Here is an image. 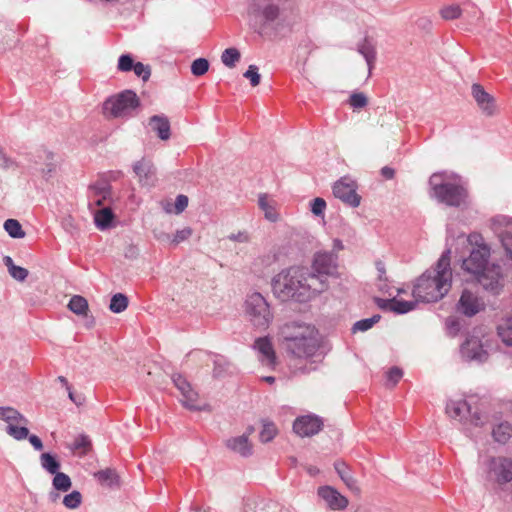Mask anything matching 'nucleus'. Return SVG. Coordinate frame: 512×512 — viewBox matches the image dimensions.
<instances>
[{
	"label": "nucleus",
	"instance_id": "38",
	"mask_svg": "<svg viewBox=\"0 0 512 512\" xmlns=\"http://www.w3.org/2000/svg\"><path fill=\"white\" fill-rule=\"evenodd\" d=\"M128 307V298L122 293L112 296L109 308L114 313H121Z\"/></svg>",
	"mask_w": 512,
	"mask_h": 512
},
{
	"label": "nucleus",
	"instance_id": "58",
	"mask_svg": "<svg viewBox=\"0 0 512 512\" xmlns=\"http://www.w3.org/2000/svg\"><path fill=\"white\" fill-rule=\"evenodd\" d=\"M376 303L383 310H392V299L376 298Z\"/></svg>",
	"mask_w": 512,
	"mask_h": 512
},
{
	"label": "nucleus",
	"instance_id": "17",
	"mask_svg": "<svg viewBox=\"0 0 512 512\" xmlns=\"http://www.w3.org/2000/svg\"><path fill=\"white\" fill-rule=\"evenodd\" d=\"M323 427V421L316 415L297 417L293 423L294 432L301 437H310L317 434Z\"/></svg>",
	"mask_w": 512,
	"mask_h": 512
},
{
	"label": "nucleus",
	"instance_id": "59",
	"mask_svg": "<svg viewBox=\"0 0 512 512\" xmlns=\"http://www.w3.org/2000/svg\"><path fill=\"white\" fill-rule=\"evenodd\" d=\"M29 442L31 443V445L34 447L35 450H42L43 449V443L41 441V439L36 436V435H30L29 436Z\"/></svg>",
	"mask_w": 512,
	"mask_h": 512
},
{
	"label": "nucleus",
	"instance_id": "5",
	"mask_svg": "<svg viewBox=\"0 0 512 512\" xmlns=\"http://www.w3.org/2000/svg\"><path fill=\"white\" fill-rule=\"evenodd\" d=\"M292 8L291 0H249L248 13L261 27H267L283 20Z\"/></svg>",
	"mask_w": 512,
	"mask_h": 512
},
{
	"label": "nucleus",
	"instance_id": "28",
	"mask_svg": "<svg viewBox=\"0 0 512 512\" xmlns=\"http://www.w3.org/2000/svg\"><path fill=\"white\" fill-rule=\"evenodd\" d=\"M497 334L507 346H512V317L500 320L497 326Z\"/></svg>",
	"mask_w": 512,
	"mask_h": 512
},
{
	"label": "nucleus",
	"instance_id": "25",
	"mask_svg": "<svg viewBox=\"0 0 512 512\" xmlns=\"http://www.w3.org/2000/svg\"><path fill=\"white\" fill-rule=\"evenodd\" d=\"M358 52L365 58L369 72H371L376 60V47L373 39L366 37L358 44Z\"/></svg>",
	"mask_w": 512,
	"mask_h": 512
},
{
	"label": "nucleus",
	"instance_id": "29",
	"mask_svg": "<svg viewBox=\"0 0 512 512\" xmlns=\"http://www.w3.org/2000/svg\"><path fill=\"white\" fill-rule=\"evenodd\" d=\"M68 308L79 316H87L89 311L88 301L80 295H74L71 297L68 303Z\"/></svg>",
	"mask_w": 512,
	"mask_h": 512
},
{
	"label": "nucleus",
	"instance_id": "56",
	"mask_svg": "<svg viewBox=\"0 0 512 512\" xmlns=\"http://www.w3.org/2000/svg\"><path fill=\"white\" fill-rule=\"evenodd\" d=\"M228 366H229V363L226 362L225 360H214V370H213L214 376L220 377Z\"/></svg>",
	"mask_w": 512,
	"mask_h": 512
},
{
	"label": "nucleus",
	"instance_id": "24",
	"mask_svg": "<svg viewBox=\"0 0 512 512\" xmlns=\"http://www.w3.org/2000/svg\"><path fill=\"white\" fill-rule=\"evenodd\" d=\"M334 468L349 490L356 493L360 492L356 479L353 477L350 468L344 462H335Z\"/></svg>",
	"mask_w": 512,
	"mask_h": 512
},
{
	"label": "nucleus",
	"instance_id": "52",
	"mask_svg": "<svg viewBox=\"0 0 512 512\" xmlns=\"http://www.w3.org/2000/svg\"><path fill=\"white\" fill-rule=\"evenodd\" d=\"M192 235V229L189 227H186L181 230H177L173 238L171 239V242L175 245H178L179 243L187 240Z\"/></svg>",
	"mask_w": 512,
	"mask_h": 512
},
{
	"label": "nucleus",
	"instance_id": "4",
	"mask_svg": "<svg viewBox=\"0 0 512 512\" xmlns=\"http://www.w3.org/2000/svg\"><path fill=\"white\" fill-rule=\"evenodd\" d=\"M279 341L285 350L297 358H311L320 349L318 330L303 322H288L279 329Z\"/></svg>",
	"mask_w": 512,
	"mask_h": 512
},
{
	"label": "nucleus",
	"instance_id": "60",
	"mask_svg": "<svg viewBox=\"0 0 512 512\" xmlns=\"http://www.w3.org/2000/svg\"><path fill=\"white\" fill-rule=\"evenodd\" d=\"M375 266L379 273V279L384 280L386 274L385 264L382 261L378 260L376 261Z\"/></svg>",
	"mask_w": 512,
	"mask_h": 512
},
{
	"label": "nucleus",
	"instance_id": "31",
	"mask_svg": "<svg viewBox=\"0 0 512 512\" xmlns=\"http://www.w3.org/2000/svg\"><path fill=\"white\" fill-rule=\"evenodd\" d=\"M493 438L496 442L505 444L512 436V426L507 423H500L492 431Z\"/></svg>",
	"mask_w": 512,
	"mask_h": 512
},
{
	"label": "nucleus",
	"instance_id": "35",
	"mask_svg": "<svg viewBox=\"0 0 512 512\" xmlns=\"http://www.w3.org/2000/svg\"><path fill=\"white\" fill-rule=\"evenodd\" d=\"M92 447L91 440L87 435H78L73 442L72 449L80 454V455H86Z\"/></svg>",
	"mask_w": 512,
	"mask_h": 512
},
{
	"label": "nucleus",
	"instance_id": "7",
	"mask_svg": "<svg viewBox=\"0 0 512 512\" xmlns=\"http://www.w3.org/2000/svg\"><path fill=\"white\" fill-rule=\"evenodd\" d=\"M245 315L252 326L259 330H266L273 321V313L269 303L258 292L247 296Z\"/></svg>",
	"mask_w": 512,
	"mask_h": 512
},
{
	"label": "nucleus",
	"instance_id": "10",
	"mask_svg": "<svg viewBox=\"0 0 512 512\" xmlns=\"http://www.w3.org/2000/svg\"><path fill=\"white\" fill-rule=\"evenodd\" d=\"M113 173L100 176L88 188L89 206L106 207L112 201L110 180Z\"/></svg>",
	"mask_w": 512,
	"mask_h": 512
},
{
	"label": "nucleus",
	"instance_id": "32",
	"mask_svg": "<svg viewBox=\"0 0 512 512\" xmlns=\"http://www.w3.org/2000/svg\"><path fill=\"white\" fill-rule=\"evenodd\" d=\"M241 53L235 47L225 49L221 54L222 63L228 68H234L240 61Z\"/></svg>",
	"mask_w": 512,
	"mask_h": 512
},
{
	"label": "nucleus",
	"instance_id": "37",
	"mask_svg": "<svg viewBox=\"0 0 512 512\" xmlns=\"http://www.w3.org/2000/svg\"><path fill=\"white\" fill-rule=\"evenodd\" d=\"M418 301H405L399 300L396 297L392 298V312L396 314H404L415 309Z\"/></svg>",
	"mask_w": 512,
	"mask_h": 512
},
{
	"label": "nucleus",
	"instance_id": "23",
	"mask_svg": "<svg viewBox=\"0 0 512 512\" xmlns=\"http://www.w3.org/2000/svg\"><path fill=\"white\" fill-rule=\"evenodd\" d=\"M149 125L161 140L170 138V122L167 117L154 115L150 118Z\"/></svg>",
	"mask_w": 512,
	"mask_h": 512
},
{
	"label": "nucleus",
	"instance_id": "39",
	"mask_svg": "<svg viewBox=\"0 0 512 512\" xmlns=\"http://www.w3.org/2000/svg\"><path fill=\"white\" fill-rule=\"evenodd\" d=\"M53 486L56 490L66 492L71 488V479L68 475L62 472L54 474Z\"/></svg>",
	"mask_w": 512,
	"mask_h": 512
},
{
	"label": "nucleus",
	"instance_id": "42",
	"mask_svg": "<svg viewBox=\"0 0 512 512\" xmlns=\"http://www.w3.org/2000/svg\"><path fill=\"white\" fill-rule=\"evenodd\" d=\"M348 103L354 109H362L367 106L368 98L363 92H354L350 95Z\"/></svg>",
	"mask_w": 512,
	"mask_h": 512
},
{
	"label": "nucleus",
	"instance_id": "64",
	"mask_svg": "<svg viewBox=\"0 0 512 512\" xmlns=\"http://www.w3.org/2000/svg\"><path fill=\"white\" fill-rule=\"evenodd\" d=\"M159 241H169L171 240V237L167 233H161L160 235L156 236Z\"/></svg>",
	"mask_w": 512,
	"mask_h": 512
},
{
	"label": "nucleus",
	"instance_id": "46",
	"mask_svg": "<svg viewBox=\"0 0 512 512\" xmlns=\"http://www.w3.org/2000/svg\"><path fill=\"white\" fill-rule=\"evenodd\" d=\"M82 501V495L78 491H73L70 494H67L63 498V504L65 507L69 509H75L77 508Z\"/></svg>",
	"mask_w": 512,
	"mask_h": 512
},
{
	"label": "nucleus",
	"instance_id": "36",
	"mask_svg": "<svg viewBox=\"0 0 512 512\" xmlns=\"http://www.w3.org/2000/svg\"><path fill=\"white\" fill-rule=\"evenodd\" d=\"M4 229L12 238L19 239L25 237V232L22 229L20 222L16 219H7L4 222Z\"/></svg>",
	"mask_w": 512,
	"mask_h": 512
},
{
	"label": "nucleus",
	"instance_id": "20",
	"mask_svg": "<svg viewBox=\"0 0 512 512\" xmlns=\"http://www.w3.org/2000/svg\"><path fill=\"white\" fill-rule=\"evenodd\" d=\"M133 171L142 186H154L157 178L152 161L142 158L133 165Z\"/></svg>",
	"mask_w": 512,
	"mask_h": 512
},
{
	"label": "nucleus",
	"instance_id": "19",
	"mask_svg": "<svg viewBox=\"0 0 512 512\" xmlns=\"http://www.w3.org/2000/svg\"><path fill=\"white\" fill-rule=\"evenodd\" d=\"M461 354L467 360H476L479 362L486 361L488 357V353L484 350L483 344L475 336L467 338L462 344Z\"/></svg>",
	"mask_w": 512,
	"mask_h": 512
},
{
	"label": "nucleus",
	"instance_id": "62",
	"mask_svg": "<svg viewBox=\"0 0 512 512\" xmlns=\"http://www.w3.org/2000/svg\"><path fill=\"white\" fill-rule=\"evenodd\" d=\"M3 261H4L5 266L8 268V271H11V268H12L13 266H16V265L13 263L12 258H11V257H9V256H5V257H4V259H3Z\"/></svg>",
	"mask_w": 512,
	"mask_h": 512
},
{
	"label": "nucleus",
	"instance_id": "48",
	"mask_svg": "<svg viewBox=\"0 0 512 512\" xmlns=\"http://www.w3.org/2000/svg\"><path fill=\"white\" fill-rule=\"evenodd\" d=\"M136 62H134L133 58L129 54H123L119 57L117 68L121 72H129L132 71Z\"/></svg>",
	"mask_w": 512,
	"mask_h": 512
},
{
	"label": "nucleus",
	"instance_id": "57",
	"mask_svg": "<svg viewBox=\"0 0 512 512\" xmlns=\"http://www.w3.org/2000/svg\"><path fill=\"white\" fill-rule=\"evenodd\" d=\"M228 239H230L231 241H236V242H241V243H247L250 241V236L247 232L245 231H240L236 234H230L228 236Z\"/></svg>",
	"mask_w": 512,
	"mask_h": 512
},
{
	"label": "nucleus",
	"instance_id": "44",
	"mask_svg": "<svg viewBox=\"0 0 512 512\" xmlns=\"http://www.w3.org/2000/svg\"><path fill=\"white\" fill-rule=\"evenodd\" d=\"M209 69V62L205 58H198L192 62L191 72L195 76L204 75Z\"/></svg>",
	"mask_w": 512,
	"mask_h": 512
},
{
	"label": "nucleus",
	"instance_id": "49",
	"mask_svg": "<svg viewBox=\"0 0 512 512\" xmlns=\"http://www.w3.org/2000/svg\"><path fill=\"white\" fill-rule=\"evenodd\" d=\"M243 76L250 80V83L253 87H256L260 84L261 76L258 73V67L256 65H250Z\"/></svg>",
	"mask_w": 512,
	"mask_h": 512
},
{
	"label": "nucleus",
	"instance_id": "21",
	"mask_svg": "<svg viewBox=\"0 0 512 512\" xmlns=\"http://www.w3.org/2000/svg\"><path fill=\"white\" fill-rule=\"evenodd\" d=\"M254 349L261 354L262 363L273 366L276 363V354L272 342L268 337H260L254 342Z\"/></svg>",
	"mask_w": 512,
	"mask_h": 512
},
{
	"label": "nucleus",
	"instance_id": "55",
	"mask_svg": "<svg viewBox=\"0 0 512 512\" xmlns=\"http://www.w3.org/2000/svg\"><path fill=\"white\" fill-rule=\"evenodd\" d=\"M188 206V197L186 195L180 194L176 197L175 200V213H182Z\"/></svg>",
	"mask_w": 512,
	"mask_h": 512
},
{
	"label": "nucleus",
	"instance_id": "22",
	"mask_svg": "<svg viewBox=\"0 0 512 512\" xmlns=\"http://www.w3.org/2000/svg\"><path fill=\"white\" fill-rule=\"evenodd\" d=\"M258 205L264 212L265 218L269 221L275 222L278 219L277 203L268 194H260Z\"/></svg>",
	"mask_w": 512,
	"mask_h": 512
},
{
	"label": "nucleus",
	"instance_id": "51",
	"mask_svg": "<svg viewBox=\"0 0 512 512\" xmlns=\"http://www.w3.org/2000/svg\"><path fill=\"white\" fill-rule=\"evenodd\" d=\"M446 329L451 336H456L460 331L461 324L460 321L456 317H448L446 319Z\"/></svg>",
	"mask_w": 512,
	"mask_h": 512
},
{
	"label": "nucleus",
	"instance_id": "34",
	"mask_svg": "<svg viewBox=\"0 0 512 512\" xmlns=\"http://www.w3.org/2000/svg\"><path fill=\"white\" fill-rule=\"evenodd\" d=\"M0 418L9 422V424L11 422H20L24 424L28 423V420L22 414L10 407L0 408Z\"/></svg>",
	"mask_w": 512,
	"mask_h": 512
},
{
	"label": "nucleus",
	"instance_id": "9",
	"mask_svg": "<svg viewBox=\"0 0 512 512\" xmlns=\"http://www.w3.org/2000/svg\"><path fill=\"white\" fill-rule=\"evenodd\" d=\"M446 413L452 419L463 423H471L475 426L484 424L483 415L478 412H472L470 405L465 400H449L446 404Z\"/></svg>",
	"mask_w": 512,
	"mask_h": 512
},
{
	"label": "nucleus",
	"instance_id": "8",
	"mask_svg": "<svg viewBox=\"0 0 512 512\" xmlns=\"http://www.w3.org/2000/svg\"><path fill=\"white\" fill-rule=\"evenodd\" d=\"M140 105L137 94L132 90H125L108 98L103 104V112L106 116L119 118L128 117Z\"/></svg>",
	"mask_w": 512,
	"mask_h": 512
},
{
	"label": "nucleus",
	"instance_id": "30",
	"mask_svg": "<svg viewBox=\"0 0 512 512\" xmlns=\"http://www.w3.org/2000/svg\"><path fill=\"white\" fill-rule=\"evenodd\" d=\"M95 478L102 484L109 487L119 485V477L114 469L107 468L95 473Z\"/></svg>",
	"mask_w": 512,
	"mask_h": 512
},
{
	"label": "nucleus",
	"instance_id": "6",
	"mask_svg": "<svg viewBox=\"0 0 512 512\" xmlns=\"http://www.w3.org/2000/svg\"><path fill=\"white\" fill-rule=\"evenodd\" d=\"M432 197L451 207L461 206L467 198V190L459 183L444 180L443 173H434L429 179Z\"/></svg>",
	"mask_w": 512,
	"mask_h": 512
},
{
	"label": "nucleus",
	"instance_id": "41",
	"mask_svg": "<svg viewBox=\"0 0 512 512\" xmlns=\"http://www.w3.org/2000/svg\"><path fill=\"white\" fill-rule=\"evenodd\" d=\"M380 318H381L380 315H374L371 318L362 319V320L357 321L352 327L353 333H355L357 331L364 332V331L369 330L380 320Z\"/></svg>",
	"mask_w": 512,
	"mask_h": 512
},
{
	"label": "nucleus",
	"instance_id": "47",
	"mask_svg": "<svg viewBox=\"0 0 512 512\" xmlns=\"http://www.w3.org/2000/svg\"><path fill=\"white\" fill-rule=\"evenodd\" d=\"M440 14H441L442 18L445 20H453V19H457L460 17L461 9L458 5H450V6L443 7L440 10Z\"/></svg>",
	"mask_w": 512,
	"mask_h": 512
},
{
	"label": "nucleus",
	"instance_id": "54",
	"mask_svg": "<svg viewBox=\"0 0 512 512\" xmlns=\"http://www.w3.org/2000/svg\"><path fill=\"white\" fill-rule=\"evenodd\" d=\"M9 274L18 281H24L27 278L29 272L27 269L16 265L11 268Z\"/></svg>",
	"mask_w": 512,
	"mask_h": 512
},
{
	"label": "nucleus",
	"instance_id": "18",
	"mask_svg": "<svg viewBox=\"0 0 512 512\" xmlns=\"http://www.w3.org/2000/svg\"><path fill=\"white\" fill-rule=\"evenodd\" d=\"M471 93L483 114L493 116L496 113L497 107L495 99L484 90L482 85L474 83L471 87Z\"/></svg>",
	"mask_w": 512,
	"mask_h": 512
},
{
	"label": "nucleus",
	"instance_id": "40",
	"mask_svg": "<svg viewBox=\"0 0 512 512\" xmlns=\"http://www.w3.org/2000/svg\"><path fill=\"white\" fill-rule=\"evenodd\" d=\"M276 434H277V428H276L275 424L272 422L264 421L262 430L259 435L261 442L267 443V442L271 441L272 439H274Z\"/></svg>",
	"mask_w": 512,
	"mask_h": 512
},
{
	"label": "nucleus",
	"instance_id": "26",
	"mask_svg": "<svg viewBox=\"0 0 512 512\" xmlns=\"http://www.w3.org/2000/svg\"><path fill=\"white\" fill-rule=\"evenodd\" d=\"M227 446L242 456H249L252 453V446L248 441V437L245 435L229 439Z\"/></svg>",
	"mask_w": 512,
	"mask_h": 512
},
{
	"label": "nucleus",
	"instance_id": "53",
	"mask_svg": "<svg viewBox=\"0 0 512 512\" xmlns=\"http://www.w3.org/2000/svg\"><path fill=\"white\" fill-rule=\"evenodd\" d=\"M326 208V202L323 198L317 197L311 202V211L316 216H321Z\"/></svg>",
	"mask_w": 512,
	"mask_h": 512
},
{
	"label": "nucleus",
	"instance_id": "27",
	"mask_svg": "<svg viewBox=\"0 0 512 512\" xmlns=\"http://www.w3.org/2000/svg\"><path fill=\"white\" fill-rule=\"evenodd\" d=\"M113 218L114 214L110 207H102L94 213L95 224L101 230L108 229L111 226Z\"/></svg>",
	"mask_w": 512,
	"mask_h": 512
},
{
	"label": "nucleus",
	"instance_id": "2",
	"mask_svg": "<svg viewBox=\"0 0 512 512\" xmlns=\"http://www.w3.org/2000/svg\"><path fill=\"white\" fill-rule=\"evenodd\" d=\"M468 241L474 247L469 257L463 260V269L473 274L485 290L499 294L503 288V275L499 265H488L490 248L483 242L482 236L477 233L470 234Z\"/></svg>",
	"mask_w": 512,
	"mask_h": 512
},
{
	"label": "nucleus",
	"instance_id": "33",
	"mask_svg": "<svg viewBox=\"0 0 512 512\" xmlns=\"http://www.w3.org/2000/svg\"><path fill=\"white\" fill-rule=\"evenodd\" d=\"M40 462L43 469H45L50 474H56L59 471L60 463L55 458V456L51 455L50 453H42L40 456Z\"/></svg>",
	"mask_w": 512,
	"mask_h": 512
},
{
	"label": "nucleus",
	"instance_id": "15",
	"mask_svg": "<svg viewBox=\"0 0 512 512\" xmlns=\"http://www.w3.org/2000/svg\"><path fill=\"white\" fill-rule=\"evenodd\" d=\"M317 495L321 498L326 506L333 511L345 510L349 501L347 497L342 495L338 490L329 485L320 486L317 489Z\"/></svg>",
	"mask_w": 512,
	"mask_h": 512
},
{
	"label": "nucleus",
	"instance_id": "45",
	"mask_svg": "<svg viewBox=\"0 0 512 512\" xmlns=\"http://www.w3.org/2000/svg\"><path fill=\"white\" fill-rule=\"evenodd\" d=\"M403 377V371L399 367H392L386 373V386L394 387Z\"/></svg>",
	"mask_w": 512,
	"mask_h": 512
},
{
	"label": "nucleus",
	"instance_id": "61",
	"mask_svg": "<svg viewBox=\"0 0 512 512\" xmlns=\"http://www.w3.org/2000/svg\"><path fill=\"white\" fill-rule=\"evenodd\" d=\"M381 175L385 178V179H392L395 175V171L393 168L389 167V166H385L381 169Z\"/></svg>",
	"mask_w": 512,
	"mask_h": 512
},
{
	"label": "nucleus",
	"instance_id": "3",
	"mask_svg": "<svg viewBox=\"0 0 512 512\" xmlns=\"http://www.w3.org/2000/svg\"><path fill=\"white\" fill-rule=\"evenodd\" d=\"M450 255V249L445 250L436 264L416 279L412 290L416 301L437 302L450 291L452 286Z\"/></svg>",
	"mask_w": 512,
	"mask_h": 512
},
{
	"label": "nucleus",
	"instance_id": "1",
	"mask_svg": "<svg viewBox=\"0 0 512 512\" xmlns=\"http://www.w3.org/2000/svg\"><path fill=\"white\" fill-rule=\"evenodd\" d=\"M273 290L283 300L307 302L328 288V283L307 267H290L273 278Z\"/></svg>",
	"mask_w": 512,
	"mask_h": 512
},
{
	"label": "nucleus",
	"instance_id": "43",
	"mask_svg": "<svg viewBox=\"0 0 512 512\" xmlns=\"http://www.w3.org/2000/svg\"><path fill=\"white\" fill-rule=\"evenodd\" d=\"M6 432L16 440H23L29 436L28 428L24 426H17L12 423L7 426Z\"/></svg>",
	"mask_w": 512,
	"mask_h": 512
},
{
	"label": "nucleus",
	"instance_id": "63",
	"mask_svg": "<svg viewBox=\"0 0 512 512\" xmlns=\"http://www.w3.org/2000/svg\"><path fill=\"white\" fill-rule=\"evenodd\" d=\"M57 380L66 388V390H70L71 385L69 384L68 380L64 376H59Z\"/></svg>",
	"mask_w": 512,
	"mask_h": 512
},
{
	"label": "nucleus",
	"instance_id": "16",
	"mask_svg": "<svg viewBox=\"0 0 512 512\" xmlns=\"http://www.w3.org/2000/svg\"><path fill=\"white\" fill-rule=\"evenodd\" d=\"M337 257L334 253L318 252L314 256L312 271L327 282V276L333 275L337 268Z\"/></svg>",
	"mask_w": 512,
	"mask_h": 512
},
{
	"label": "nucleus",
	"instance_id": "14",
	"mask_svg": "<svg viewBox=\"0 0 512 512\" xmlns=\"http://www.w3.org/2000/svg\"><path fill=\"white\" fill-rule=\"evenodd\" d=\"M485 308V303L476 293L464 289L457 303V310L468 317H472Z\"/></svg>",
	"mask_w": 512,
	"mask_h": 512
},
{
	"label": "nucleus",
	"instance_id": "11",
	"mask_svg": "<svg viewBox=\"0 0 512 512\" xmlns=\"http://www.w3.org/2000/svg\"><path fill=\"white\" fill-rule=\"evenodd\" d=\"M487 475L498 484L512 481V459L507 457H492L487 462Z\"/></svg>",
	"mask_w": 512,
	"mask_h": 512
},
{
	"label": "nucleus",
	"instance_id": "50",
	"mask_svg": "<svg viewBox=\"0 0 512 512\" xmlns=\"http://www.w3.org/2000/svg\"><path fill=\"white\" fill-rule=\"evenodd\" d=\"M132 71L136 76L140 77L143 81H147L151 75V69L149 65H144L141 62H136Z\"/></svg>",
	"mask_w": 512,
	"mask_h": 512
},
{
	"label": "nucleus",
	"instance_id": "12",
	"mask_svg": "<svg viewBox=\"0 0 512 512\" xmlns=\"http://www.w3.org/2000/svg\"><path fill=\"white\" fill-rule=\"evenodd\" d=\"M172 381L181 393V403L183 406L192 411L205 410L207 405H201L199 402L198 392L193 389L191 384L181 374H174Z\"/></svg>",
	"mask_w": 512,
	"mask_h": 512
},
{
	"label": "nucleus",
	"instance_id": "13",
	"mask_svg": "<svg viewBox=\"0 0 512 512\" xmlns=\"http://www.w3.org/2000/svg\"><path fill=\"white\" fill-rule=\"evenodd\" d=\"M357 183L349 178L342 177L333 186V194L345 204L351 207H358L361 202V196L357 193Z\"/></svg>",
	"mask_w": 512,
	"mask_h": 512
}]
</instances>
